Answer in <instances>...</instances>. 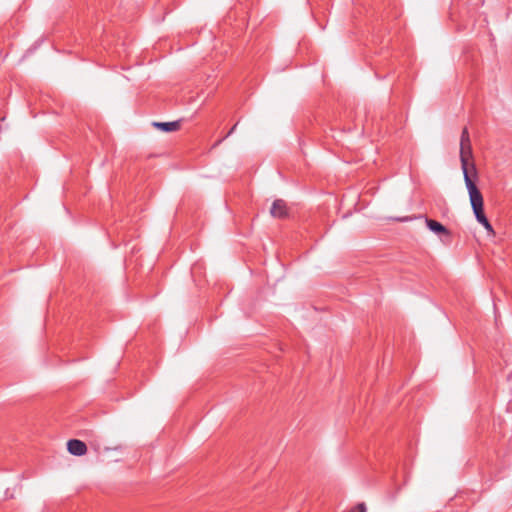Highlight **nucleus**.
Returning a JSON list of instances; mask_svg holds the SVG:
<instances>
[{"mask_svg":"<svg viewBox=\"0 0 512 512\" xmlns=\"http://www.w3.org/2000/svg\"><path fill=\"white\" fill-rule=\"evenodd\" d=\"M467 190L476 220L483 225L488 233H494L493 227L484 213L483 196L473 181H469Z\"/></svg>","mask_w":512,"mask_h":512,"instance_id":"f257e3e1","label":"nucleus"},{"mask_svg":"<svg viewBox=\"0 0 512 512\" xmlns=\"http://www.w3.org/2000/svg\"><path fill=\"white\" fill-rule=\"evenodd\" d=\"M473 158L472 145L467 127H464L460 139V162L464 175L466 188L468 189L469 181H472L469 175V161Z\"/></svg>","mask_w":512,"mask_h":512,"instance_id":"f03ea898","label":"nucleus"},{"mask_svg":"<svg viewBox=\"0 0 512 512\" xmlns=\"http://www.w3.org/2000/svg\"><path fill=\"white\" fill-rule=\"evenodd\" d=\"M67 449L69 453L75 456H82L87 452L86 444L78 439H71L67 442Z\"/></svg>","mask_w":512,"mask_h":512,"instance_id":"7ed1b4c3","label":"nucleus"},{"mask_svg":"<svg viewBox=\"0 0 512 512\" xmlns=\"http://www.w3.org/2000/svg\"><path fill=\"white\" fill-rule=\"evenodd\" d=\"M270 213L273 217H286L288 214L286 203L281 199L275 200L270 208Z\"/></svg>","mask_w":512,"mask_h":512,"instance_id":"20e7f679","label":"nucleus"},{"mask_svg":"<svg viewBox=\"0 0 512 512\" xmlns=\"http://www.w3.org/2000/svg\"><path fill=\"white\" fill-rule=\"evenodd\" d=\"M426 225L430 231L437 235H450L449 230L443 224L436 220L426 218Z\"/></svg>","mask_w":512,"mask_h":512,"instance_id":"39448f33","label":"nucleus"},{"mask_svg":"<svg viewBox=\"0 0 512 512\" xmlns=\"http://www.w3.org/2000/svg\"><path fill=\"white\" fill-rule=\"evenodd\" d=\"M153 126L164 132H173L180 129V121L154 122Z\"/></svg>","mask_w":512,"mask_h":512,"instance_id":"423d86ee","label":"nucleus"},{"mask_svg":"<svg viewBox=\"0 0 512 512\" xmlns=\"http://www.w3.org/2000/svg\"><path fill=\"white\" fill-rule=\"evenodd\" d=\"M349 512H366V506L364 503H359L354 508H352Z\"/></svg>","mask_w":512,"mask_h":512,"instance_id":"0eeeda50","label":"nucleus"},{"mask_svg":"<svg viewBox=\"0 0 512 512\" xmlns=\"http://www.w3.org/2000/svg\"><path fill=\"white\" fill-rule=\"evenodd\" d=\"M236 127L237 123L227 132V134L222 139L218 141V143H220L223 139L229 137L235 131Z\"/></svg>","mask_w":512,"mask_h":512,"instance_id":"6e6552de","label":"nucleus"},{"mask_svg":"<svg viewBox=\"0 0 512 512\" xmlns=\"http://www.w3.org/2000/svg\"><path fill=\"white\" fill-rule=\"evenodd\" d=\"M471 169L476 173V167H475L474 163H471Z\"/></svg>","mask_w":512,"mask_h":512,"instance_id":"1a4fd4ad","label":"nucleus"},{"mask_svg":"<svg viewBox=\"0 0 512 512\" xmlns=\"http://www.w3.org/2000/svg\"><path fill=\"white\" fill-rule=\"evenodd\" d=\"M408 219H409V218H408V217H406V218L401 219V221H407Z\"/></svg>","mask_w":512,"mask_h":512,"instance_id":"9d476101","label":"nucleus"}]
</instances>
